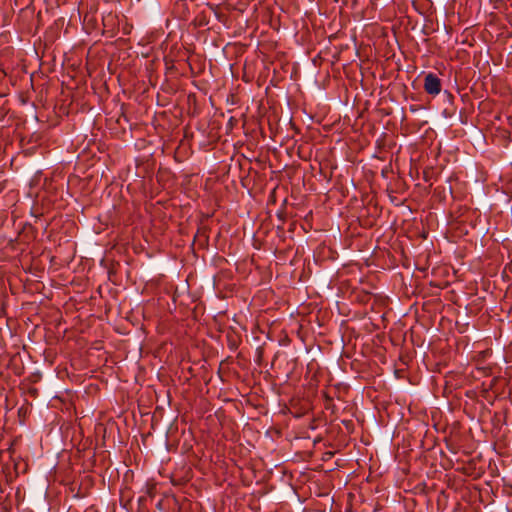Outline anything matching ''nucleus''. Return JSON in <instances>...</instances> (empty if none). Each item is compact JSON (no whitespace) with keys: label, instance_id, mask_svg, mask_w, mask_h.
<instances>
[{"label":"nucleus","instance_id":"f257e3e1","mask_svg":"<svg viewBox=\"0 0 512 512\" xmlns=\"http://www.w3.org/2000/svg\"><path fill=\"white\" fill-rule=\"evenodd\" d=\"M441 88V80L436 74L429 72L425 75L424 90L427 94L437 96L438 94H440Z\"/></svg>","mask_w":512,"mask_h":512},{"label":"nucleus","instance_id":"f03ea898","mask_svg":"<svg viewBox=\"0 0 512 512\" xmlns=\"http://www.w3.org/2000/svg\"><path fill=\"white\" fill-rule=\"evenodd\" d=\"M199 181H202V178H200L198 175H191L188 177V183L189 184H197Z\"/></svg>","mask_w":512,"mask_h":512},{"label":"nucleus","instance_id":"7ed1b4c3","mask_svg":"<svg viewBox=\"0 0 512 512\" xmlns=\"http://www.w3.org/2000/svg\"><path fill=\"white\" fill-rule=\"evenodd\" d=\"M388 196L390 197L391 202H395L396 199L392 196V194H388Z\"/></svg>","mask_w":512,"mask_h":512}]
</instances>
